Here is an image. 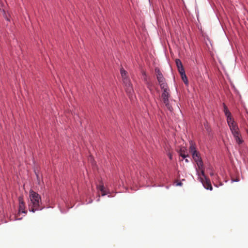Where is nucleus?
I'll return each mask as SVG.
<instances>
[{
  "instance_id": "23",
  "label": "nucleus",
  "mask_w": 248,
  "mask_h": 248,
  "mask_svg": "<svg viewBox=\"0 0 248 248\" xmlns=\"http://www.w3.org/2000/svg\"><path fill=\"white\" fill-rule=\"evenodd\" d=\"M176 185L181 186L182 185V183H181V182L178 183Z\"/></svg>"
},
{
  "instance_id": "5",
  "label": "nucleus",
  "mask_w": 248,
  "mask_h": 248,
  "mask_svg": "<svg viewBox=\"0 0 248 248\" xmlns=\"http://www.w3.org/2000/svg\"><path fill=\"white\" fill-rule=\"evenodd\" d=\"M232 134L237 133L240 131L239 128L234 120L227 123Z\"/></svg>"
},
{
  "instance_id": "10",
  "label": "nucleus",
  "mask_w": 248,
  "mask_h": 248,
  "mask_svg": "<svg viewBox=\"0 0 248 248\" xmlns=\"http://www.w3.org/2000/svg\"><path fill=\"white\" fill-rule=\"evenodd\" d=\"M96 188L98 190H100L102 192V196H104L107 194L105 187L103 184L97 186Z\"/></svg>"
},
{
  "instance_id": "4",
  "label": "nucleus",
  "mask_w": 248,
  "mask_h": 248,
  "mask_svg": "<svg viewBox=\"0 0 248 248\" xmlns=\"http://www.w3.org/2000/svg\"><path fill=\"white\" fill-rule=\"evenodd\" d=\"M155 70V72L156 74V78L160 88H164V87H166V86H168L165 79L164 78L159 68L158 67H156Z\"/></svg>"
},
{
  "instance_id": "8",
  "label": "nucleus",
  "mask_w": 248,
  "mask_h": 248,
  "mask_svg": "<svg viewBox=\"0 0 248 248\" xmlns=\"http://www.w3.org/2000/svg\"><path fill=\"white\" fill-rule=\"evenodd\" d=\"M18 201H19V209L18 212L19 213H24L26 214L27 213V211L25 210V203L23 201V198L22 197L20 196L18 197Z\"/></svg>"
},
{
  "instance_id": "20",
  "label": "nucleus",
  "mask_w": 248,
  "mask_h": 248,
  "mask_svg": "<svg viewBox=\"0 0 248 248\" xmlns=\"http://www.w3.org/2000/svg\"><path fill=\"white\" fill-rule=\"evenodd\" d=\"M143 77H144V80L145 81H147V76H146V75L145 74V72H143V74H142Z\"/></svg>"
},
{
  "instance_id": "14",
  "label": "nucleus",
  "mask_w": 248,
  "mask_h": 248,
  "mask_svg": "<svg viewBox=\"0 0 248 248\" xmlns=\"http://www.w3.org/2000/svg\"><path fill=\"white\" fill-rule=\"evenodd\" d=\"M185 150L183 148H181L180 151L179 155L181 157H182L184 159L186 158L188 156V155H186L185 153Z\"/></svg>"
},
{
  "instance_id": "26",
  "label": "nucleus",
  "mask_w": 248,
  "mask_h": 248,
  "mask_svg": "<svg viewBox=\"0 0 248 248\" xmlns=\"http://www.w3.org/2000/svg\"><path fill=\"white\" fill-rule=\"evenodd\" d=\"M93 202L92 200H91V201H90L89 202H88L87 203H92Z\"/></svg>"
},
{
  "instance_id": "19",
  "label": "nucleus",
  "mask_w": 248,
  "mask_h": 248,
  "mask_svg": "<svg viewBox=\"0 0 248 248\" xmlns=\"http://www.w3.org/2000/svg\"><path fill=\"white\" fill-rule=\"evenodd\" d=\"M199 169L201 170V173H202V176L204 177V178H207V177H206V176L205 175V174H204V170H203V167H202V169L201 168H200V169Z\"/></svg>"
},
{
  "instance_id": "16",
  "label": "nucleus",
  "mask_w": 248,
  "mask_h": 248,
  "mask_svg": "<svg viewBox=\"0 0 248 248\" xmlns=\"http://www.w3.org/2000/svg\"><path fill=\"white\" fill-rule=\"evenodd\" d=\"M181 78H182L183 81L184 82V83L186 84H188V80H187V78L186 74L185 73L184 74H182L181 75Z\"/></svg>"
},
{
  "instance_id": "2",
  "label": "nucleus",
  "mask_w": 248,
  "mask_h": 248,
  "mask_svg": "<svg viewBox=\"0 0 248 248\" xmlns=\"http://www.w3.org/2000/svg\"><path fill=\"white\" fill-rule=\"evenodd\" d=\"M190 152L191 153L192 158L196 162L199 169L201 168L202 169L203 166V163L202 161V158L200 156V154L199 152L196 150V145L192 141L190 142L189 147Z\"/></svg>"
},
{
  "instance_id": "3",
  "label": "nucleus",
  "mask_w": 248,
  "mask_h": 248,
  "mask_svg": "<svg viewBox=\"0 0 248 248\" xmlns=\"http://www.w3.org/2000/svg\"><path fill=\"white\" fill-rule=\"evenodd\" d=\"M125 87V90L131 100L134 99V90L132 84L129 78H125L124 83Z\"/></svg>"
},
{
  "instance_id": "12",
  "label": "nucleus",
  "mask_w": 248,
  "mask_h": 248,
  "mask_svg": "<svg viewBox=\"0 0 248 248\" xmlns=\"http://www.w3.org/2000/svg\"><path fill=\"white\" fill-rule=\"evenodd\" d=\"M120 73H121V76L123 78V83H124V79L128 78L126 76L127 72L124 68H121L120 69Z\"/></svg>"
},
{
  "instance_id": "13",
  "label": "nucleus",
  "mask_w": 248,
  "mask_h": 248,
  "mask_svg": "<svg viewBox=\"0 0 248 248\" xmlns=\"http://www.w3.org/2000/svg\"><path fill=\"white\" fill-rule=\"evenodd\" d=\"M225 116L227 118V122L228 123V122H230L234 120L233 118L232 117V114L230 111L227 113L225 114Z\"/></svg>"
},
{
  "instance_id": "28",
  "label": "nucleus",
  "mask_w": 248,
  "mask_h": 248,
  "mask_svg": "<svg viewBox=\"0 0 248 248\" xmlns=\"http://www.w3.org/2000/svg\"><path fill=\"white\" fill-rule=\"evenodd\" d=\"M99 200H100V199H99V198L97 200V202H98V201H99Z\"/></svg>"
},
{
  "instance_id": "7",
  "label": "nucleus",
  "mask_w": 248,
  "mask_h": 248,
  "mask_svg": "<svg viewBox=\"0 0 248 248\" xmlns=\"http://www.w3.org/2000/svg\"><path fill=\"white\" fill-rule=\"evenodd\" d=\"M163 90V92L161 95L163 101H167L169 100L170 96V89L168 86L164 87V88H161Z\"/></svg>"
},
{
  "instance_id": "22",
  "label": "nucleus",
  "mask_w": 248,
  "mask_h": 248,
  "mask_svg": "<svg viewBox=\"0 0 248 248\" xmlns=\"http://www.w3.org/2000/svg\"><path fill=\"white\" fill-rule=\"evenodd\" d=\"M168 155V156H169V158H170V160H171V159H172V155H171L170 153H169Z\"/></svg>"
},
{
  "instance_id": "25",
  "label": "nucleus",
  "mask_w": 248,
  "mask_h": 248,
  "mask_svg": "<svg viewBox=\"0 0 248 248\" xmlns=\"http://www.w3.org/2000/svg\"><path fill=\"white\" fill-rule=\"evenodd\" d=\"M36 175L37 178L38 179V178H39L38 175L36 173Z\"/></svg>"
},
{
  "instance_id": "11",
  "label": "nucleus",
  "mask_w": 248,
  "mask_h": 248,
  "mask_svg": "<svg viewBox=\"0 0 248 248\" xmlns=\"http://www.w3.org/2000/svg\"><path fill=\"white\" fill-rule=\"evenodd\" d=\"M163 103L165 104L166 107L167 109L170 111L172 112L173 111V108L170 103V100H167V101H163Z\"/></svg>"
},
{
  "instance_id": "21",
  "label": "nucleus",
  "mask_w": 248,
  "mask_h": 248,
  "mask_svg": "<svg viewBox=\"0 0 248 248\" xmlns=\"http://www.w3.org/2000/svg\"><path fill=\"white\" fill-rule=\"evenodd\" d=\"M239 181H240V180L238 178H236L235 179H232V183L237 182H239Z\"/></svg>"
},
{
  "instance_id": "9",
  "label": "nucleus",
  "mask_w": 248,
  "mask_h": 248,
  "mask_svg": "<svg viewBox=\"0 0 248 248\" xmlns=\"http://www.w3.org/2000/svg\"><path fill=\"white\" fill-rule=\"evenodd\" d=\"M236 143L239 145L244 142L240 131L232 134Z\"/></svg>"
},
{
  "instance_id": "27",
  "label": "nucleus",
  "mask_w": 248,
  "mask_h": 248,
  "mask_svg": "<svg viewBox=\"0 0 248 248\" xmlns=\"http://www.w3.org/2000/svg\"><path fill=\"white\" fill-rule=\"evenodd\" d=\"M214 175V173L213 172L210 173V175L213 176Z\"/></svg>"
},
{
  "instance_id": "17",
  "label": "nucleus",
  "mask_w": 248,
  "mask_h": 248,
  "mask_svg": "<svg viewBox=\"0 0 248 248\" xmlns=\"http://www.w3.org/2000/svg\"><path fill=\"white\" fill-rule=\"evenodd\" d=\"M223 111H224V114L229 112H230L229 110L228 109L227 107L226 106V105L224 103L223 104Z\"/></svg>"
},
{
  "instance_id": "18",
  "label": "nucleus",
  "mask_w": 248,
  "mask_h": 248,
  "mask_svg": "<svg viewBox=\"0 0 248 248\" xmlns=\"http://www.w3.org/2000/svg\"><path fill=\"white\" fill-rule=\"evenodd\" d=\"M178 69L181 75L185 73V71L183 67L178 68Z\"/></svg>"
},
{
  "instance_id": "6",
  "label": "nucleus",
  "mask_w": 248,
  "mask_h": 248,
  "mask_svg": "<svg viewBox=\"0 0 248 248\" xmlns=\"http://www.w3.org/2000/svg\"><path fill=\"white\" fill-rule=\"evenodd\" d=\"M198 179L202 183L203 186L205 189L210 190H212L213 187L211 184L210 181L207 178H204V180L202 178L199 177Z\"/></svg>"
},
{
  "instance_id": "1",
  "label": "nucleus",
  "mask_w": 248,
  "mask_h": 248,
  "mask_svg": "<svg viewBox=\"0 0 248 248\" xmlns=\"http://www.w3.org/2000/svg\"><path fill=\"white\" fill-rule=\"evenodd\" d=\"M30 202L29 203V210L31 212H35L36 211L41 210L43 208L41 207V196L36 192L31 189L29 192Z\"/></svg>"
},
{
  "instance_id": "24",
  "label": "nucleus",
  "mask_w": 248,
  "mask_h": 248,
  "mask_svg": "<svg viewBox=\"0 0 248 248\" xmlns=\"http://www.w3.org/2000/svg\"><path fill=\"white\" fill-rule=\"evenodd\" d=\"M185 159L186 162H189V160L187 159H186V158H185Z\"/></svg>"
},
{
  "instance_id": "15",
  "label": "nucleus",
  "mask_w": 248,
  "mask_h": 248,
  "mask_svg": "<svg viewBox=\"0 0 248 248\" xmlns=\"http://www.w3.org/2000/svg\"><path fill=\"white\" fill-rule=\"evenodd\" d=\"M175 63L178 68L183 67L182 63L180 59H176L175 60Z\"/></svg>"
}]
</instances>
